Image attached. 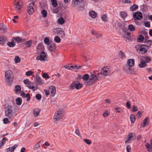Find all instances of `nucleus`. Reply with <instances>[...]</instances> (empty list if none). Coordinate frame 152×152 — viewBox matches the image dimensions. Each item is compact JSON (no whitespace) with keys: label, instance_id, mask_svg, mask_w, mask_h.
Here are the masks:
<instances>
[{"label":"nucleus","instance_id":"052dcab7","mask_svg":"<svg viewBox=\"0 0 152 152\" xmlns=\"http://www.w3.org/2000/svg\"><path fill=\"white\" fill-rule=\"evenodd\" d=\"M126 106L128 109H130L131 107V103L129 101H128L126 103Z\"/></svg>","mask_w":152,"mask_h":152},{"label":"nucleus","instance_id":"338daca9","mask_svg":"<svg viewBox=\"0 0 152 152\" xmlns=\"http://www.w3.org/2000/svg\"><path fill=\"white\" fill-rule=\"evenodd\" d=\"M44 92L45 93L46 95L48 96L49 95L50 91L47 89H45L44 90Z\"/></svg>","mask_w":152,"mask_h":152},{"label":"nucleus","instance_id":"603ef678","mask_svg":"<svg viewBox=\"0 0 152 152\" xmlns=\"http://www.w3.org/2000/svg\"><path fill=\"white\" fill-rule=\"evenodd\" d=\"M124 36L125 37L129 39L130 36V33L128 32H126L125 34H124Z\"/></svg>","mask_w":152,"mask_h":152},{"label":"nucleus","instance_id":"a211bd4d","mask_svg":"<svg viewBox=\"0 0 152 152\" xmlns=\"http://www.w3.org/2000/svg\"><path fill=\"white\" fill-rule=\"evenodd\" d=\"M18 147V145L15 144L12 147H10L6 149L7 152H12L14 150Z\"/></svg>","mask_w":152,"mask_h":152},{"label":"nucleus","instance_id":"c756f323","mask_svg":"<svg viewBox=\"0 0 152 152\" xmlns=\"http://www.w3.org/2000/svg\"><path fill=\"white\" fill-rule=\"evenodd\" d=\"M135 27L132 24H129L128 26V29L131 31H134L135 30Z\"/></svg>","mask_w":152,"mask_h":152},{"label":"nucleus","instance_id":"b1692460","mask_svg":"<svg viewBox=\"0 0 152 152\" xmlns=\"http://www.w3.org/2000/svg\"><path fill=\"white\" fill-rule=\"evenodd\" d=\"M89 16L92 18H94L96 17V13L93 11L89 12Z\"/></svg>","mask_w":152,"mask_h":152},{"label":"nucleus","instance_id":"f3484780","mask_svg":"<svg viewBox=\"0 0 152 152\" xmlns=\"http://www.w3.org/2000/svg\"><path fill=\"white\" fill-rule=\"evenodd\" d=\"M49 89L50 92L51 96H54L56 93L55 87L53 86H51L49 87Z\"/></svg>","mask_w":152,"mask_h":152},{"label":"nucleus","instance_id":"72a5a7b5","mask_svg":"<svg viewBox=\"0 0 152 152\" xmlns=\"http://www.w3.org/2000/svg\"><path fill=\"white\" fill-rule=\"evenodd\" d=\"M31 43L32 41L31 40H30L24 43V45L26 46V47L28 48L31 46Z\"/></svg>","mask_w":152,"mask_h":152},{"label":"nucleus","instance_id":"39448f33","mask_svg":"<svg viewBox=\"0 0 152 152\" xmlns=\"http://www.w3.org/2000/svg\"><path fill=\"white\" fill-rule=\"evenodd\" d=\"M15 10L18 13L21 12V9L23 7V3L22 0H15Z\"/></svg>","mask_w":152,"mask_h":152},{"label":"nucleus","instance_id":"2f4dec72","mask_svg":"<svg viewBox=\"0 0 152 152\" xmlns=\"http://www.w3.org/2000/svg\"><path fill=\"white\" fill-rule=\"evenodd\" d=\"M89 76L88 74H86L84 75L83 76V79L84 80L86 81L85 82H87L88 81Z\"/></svg>","mask_w":152,"mask_h":152},{"label":"nucleus","instance_id":"c85d7f7f","mask_svg":"<svg viewBox=\"0 0 152 152\" xmlns=\"http://www.w3.org/2000/svg\"><path fill=\"white\" fill-rule=\"evenodd\" d=\"M16 104L18 105H20L22 103V99L20 97H18L16 99Z\"/></svg>","mask_w":152,"mask_h":152},{"label":"nucleus","instance_id":"864d4df0","mask_svg":"<svg viewBox=\"0 0 152 152\" xmlns=\"http://www.w3.org/2000/svg\"><path fill=\"white\" fill-rule=\"evenodd\" d=\"M33 72L31 71H29L26 72V75L27 76H30L33 74Z\"/></svg>","mask_w":152,"mask_h":152},{"label":"nucleus","instance_id":"680f3d73","mask_svg":"<svg viewBox=\"0 0 152 152\" xmlns=\"http://www.w3.org/2000/svg\"><path fill=\"white\" fill-rule=\"evenodd\" d=\"M84 141L88 144H90L91 143V141L88 139H84Z\"/></svg>","mask_w":152,"mask_h":152},{"label":"nucleus","instance_id":"393cba45","mask_svg":"<svg viewBox=\"0 0 152 152\" xmlns=\"http://www.w3.org/2000/svg\"><path fill=\"white\" fill-rule=\"evenodd\" d=\"M13 40L15 42H17L18 43L22 42V40L19 37H14L12 38Z\"/></svg>","mask_w":152,"mask_h":152},{"label":"nucleus","instance_id":"c9c22d12","mask_svg":"<svg viewBox=\"0 0 152 152\" xmlns=\"http://www.w3.org/2000/svg\"><path fill=\"white\" fill-rule=\"evenodd\" d=\"M144 37L142 35L139 36V37L137 38L138 41L139 42H143L144 39Z\"/></svg>","mask_w":152,"mask_h":152},{"label":"nucleus","instance_id":"9b49d317","mask_svg":"<svg viewBox=\"0 0 152 152\" xmlns=\"http://www.w3.org/2000/svg\"><path fill=\"white\" fill-rule=\"evenodd\" d=\"M56 44L53 41L50 42L47 45L49 50L50 51L54 52L56 49Z\"/></svg>","mask_w":152,"mask_h":152},{"label":"nucleus","instance_id":"09e8293b","mask_svg":"<svg viewBox=\"0 0 152 152\" xmlns=\"http://www.w3.org/2000/svg\"><path fill=\"white\" fill-rule=\"evenodd\" d=\"M3 123L5 124H7L10 123V121L7 118H6L3 119Z\"/></svg>","mask_w":152,"mask_h":152},{"label":"nucleus","instance_id":"cd10ccee","mask_svg":"<svg viewBox=\"0 0 152 152\" xmlns=\"http://www.w3.org/2000/svg\"><path fill=\"white\" fill-rule=\"evenodd\" d=\"M147 65V63L145 61H141L139 64V66L140 68L145 67Z\"/></svg>","mask_w":152,"mask_h":152},{"label":"nucleus","instance_id":"a18cd8bd","mask_svg":"<svg viewBox=\"0 0 152 152\" xmlns=\"http://www.w3.org/2000/svg\"><path fill=\"white\" fill-rule=\"evenodd\" d=\"M14 60L15 62L16 63H17L20 62V58L19 56H16L15 57Z\"/></svg>","mask_w":152,"mask_h":152},{"label":"nucleus","instance_id":"ea45409f","mask_svg":"<svg viewBox=\"0 0 152 152\" xmlns=\"http://www.w3.org/2000/svg\"><path fill=\"white\" fill-rule=\"evenodd\" d=\"M52 41H50L48 37H46L44 39V42L47 45L49 44L50 42H51Z\"/></svg>","mask_w":152,"mask_h":152},{"label":"nucleus","instance_id":"c03bdc74","mask_svg":"<svg viewBox=\"0 0 152 152\" xmlns=\"http://www.w3.org/2000/svg\"><path fill=\"white\" fill-rule=\"evenodd\" d=\"M102 20L105 22L107 21V15H104L102 16Z\"/></svg>","mask_w":152,"mask_h":152},{"label":"nucleus","instance_id":"2eb2a0df","mask_svg":"<svg viewBox=\"0 0 152 152\" xmlns=\"http://www.w3.org/2000/svg\"><path fill=\"white\" fill-rule=\"evenodd\" d=\"M83 0H72V5L76 7L80 5L82 2Z\"/></svg>","mask_w":152,"mask_h":152},{"label":"nucleus","instance_id":"4c0bfd02","mask_svg":"<svg viewBox=\"0 0 152 152\" xmlns=\"http://www.w3.org/2000/svg\"><path fill=\"white\" fill-rule=\"evenodd\" d=\"M7 30V27L5 25H1V31H2L4 32H6Z\"/></svg>","mask_w":152,"mask_h":152},{"label":"nucleus","instance_id":"6ab92c4d","mask_svg":"<svg viewBox=\"0 0 152 152\" xmlns=\"http://www.w3.org/2000/svg\"><path fill=\"white\" fill-rule=\"evenodd\" d=\"M41 111V109L39 108H36L33 111V114L35 117L38 116Z\"/></svg>","mask_w":152,"mask_h":152},{"label":"nucleus","instance_id":"7c9ffc66","mask_svg":"<svg viewBox=\"0 0 152 152\" xmlns=\"http://www.w3.org/2000/svg\"><path fill=\"white\" fill-rule=\"evenodd\" d=\"M7 45L10 47H13L15 46V43L14 41L12 39L11 42H7Z\"/></svg>","mask_w":152,"mask_h":152},{"label":"nucleus","instance_id":"6e6552de","mask_svg":"<svg viewBox=\"0 0 152 152\" xmlns=\"http://www.w3.org/2000/svg\"><path fill=\"white\" fill-rule=\"evenodd\" d=\"M111 73V70L110 69L104 67L102 69L101 72L98 73V74L99 75L101 73L103 75L106 76L109 75Z\"/></svg>","mask_w":152,"mask_h":152},{"label":"nucleus","instance_id":"4be33fe9","mask_svg":"<svg viewBox=\"0 0 152 152\" xmlns=\"http://www.w3.org/2000/svg\"><path fill=\"white\" fill-rule=\"evenodd\" d=\"M7 40V38L5 37L0 36V44H4Z\"/></svg>","mask_w":152,"mask_h":152},{"label":"nucleus","instance_id":"473e14b6","mask_svg":"<svg viewBox=\"0 0 152 152\" xmlns=\"http://www.w3.org/2000/svg\"><path fill=\"white\" fill-rule=\"evenodd\" d=\"M15 89L14 90L16 93H17L20 91L21 90V87L20 85H17L15 86Z\"/></svg>","mask_w":152,"mask_h":152},{"label":"nucleus","instance_id":"0eeeda50","mask_svg":"<svg viewBox=\"0 0 152 152\" xmlns=\"http://www.w3.org/2000/svg\"><path fill=\"white\" fill-rule=\"evenodd\" d=\"M46 59V53L43 51H41L40 54L37 56L36 58L37 60H39L40 61H45Z\"/></svg>","mask_w":152,"mask_h":152},{"label":"nucleus","instance_id":"bf43d9fd","mask_svg":"<svg viewBox=\"0 0 152 152\" xmlns=\"http://www.w3.org/2000/svg\"><path fill=\"white\" fill-rule=\"evenodd\" d=\"M145 58L146 63L149 62L151 60L150 58L148 56H146Z\"/></svg>","mask_w":152,"mask_h":152},{"label":"nucleus","instance_id":"f704fd0d","mask_svg":"<svg viewBox=\"0 0 152 152\" xmlns=\"http://www.w3.org/2000/svg\"><path fill=\"white\" fill-rule=\"evenodd\" d=\"M138 6L136 4H133L130 7V10L132 11H134L138 8Z\"/></svg>","mask_w":152,"mask_h":152},{"label":"nucleus","instance_id":"7ed1b4c3","mask_svg":"<svg viewBox=\"0 0 152 152\" xmlns=\"http://www.w3.org/2000/svg\"><path fill=\"white\" fill-rule=\"evenodd\" d=\"M5 80L9 85H11L13 83L14 76L12 72L10 70H8L5 73Z\"/></svg>","mask_w":152,"mask_h":152},{"label":"nucleus","instance_id":"4d7b16f0","mask_svg":"<svg viewBox=\"0 0 152 152\" xmlns=\"http://www.w3.org/2000/svg\"><path fill=\"white\" fill-rule=\"evenodd\" d=\"M36 98L38 100H40L41 98V96L40 94H37L36 95Z\"/></svg>","mask_w":152,"mask_h":152},{"label":"nucleus","instance_id":"49530a36","mask_svg":"<svg viewBox=\"0 0 152 152\" xmlns=\"http://www.w3.org/2000/svg\"><path fill=\"white\" fill-rule=\"evenodd\" d=\"M41 14L43 17H45L47 16V12L46 11L44 10H43L41 12Z\"/></svg>","mask_w":152,"mask_h":152},{"label":"nucleus","instance_id":"412c9836","mask_svg":"<svg viewBox=\"0 0 152 152\" xmlns=\"http://www.w3.org/2000/svg\"><path fill=\"white\" fill-rule=\"evenodd\" d=\"M44 48V46L42 43H39L37 46V49L38 50H40V52L43 51V48Z\"/></svg>","mask_w":152,"mask_h":152},{"label":"nucleus","instance_id":"dca6fc26","mask_svg":"<svg viewBox=\"0 0 152 152\" xmlns=\"http://www.w3.org/2000/svg\"><path fill=\"white\" fill-rule=\"evenodd\" d=\"M56 30L57 34L59 35L62 37H64L65 36L64 32L61 28H56Z\"/></svg>","mask_w":152,"mask_h":152},{"label":"nucleus","instance_id":"f257e3e1","mask_svg":"<svg viewBox=\"0 0 152 152\" xmlns=\"http://www.w3.org/2000/svg\"><path fill=\"white\" fill-rule=\"evenodd\" d=\"M4 111L5 115L9 118H11L17 114L16 109L9 104L5 105Z\"/></svg>","mask_w":152,"mask_h":152},{"label":"nucleus","instance_id":"4468645a","mask_svg":"<svg viewBox=\"0 0 152 152\" xmlns=\"http://www.w3.org/2000/svg\"><path fill=\"white\" fill-rule=\"evenodd\" d=\"M20 96L23 98H26V100L27 101L30 100V96L29 93H27L26 94L23 91H20Z\"/></svg>","mask_w":152,"mask_h":152},{"label":"nucleus","instance_id":"5fc2aeb1","mask_svg":"<svg viewBox=\"0 0 152 152\" xmlns=\"http://www.w3.org/2000/svg\"><path fill=\"white\" fill-rule=\"evenodd\" d=\"M145 26L146 27L149 28L150 27V21H146L144 23Z\"/></svg>","mask_w":152,"mask_h":152},{"label":"nucleus","instance_id":"423d86ee","mask_svg":"<svg viewBox=\"0 0 152 152\" xmlns=\"http://www.w3.org/2000/svg\"><path fill=\"white\" fill-rule=\"evenodd\" d=\"M62 110V109H59L56 112L53 117V118L55 121H58L63 117L64 115Z\"/></svg>","mask_w":152,"mask_h":152},{"label":"nucleus","instance_id":"6e6d98bb","mask_svg":"<svg viewBox=\"0 0 152 152\" xmlns=\"http://www.w3.org/2000/svg\"><path fill=\"white\" fill-rule=\"evenodd\" d=\"M92 34L95 36L97 38L101 36V34H98L94 31H92Z\"/></svg>","mask_w":152,"mask_h":152},{"label":"nucleus","instance_id":"3c124183","mask_svg":"<svg viewBox=\"0 0 152 152\" xmlns=\"http://www.w3.org/2000/svg\"><path fill=\"white\" fill-rule=\"evenodd\" d=\"M52 4L54 7H56L57 5V1L56 0H51Z\"/></svg>","mask_w":152,"mask_h":152},{"label":"nucleus","instance_id":"0e129e2a","mask_svg":"<svg viewBox=\"0 0 152 152\" xmlns=\"http://www.w3.org/2000/svg\"><path fill=\"white\" fill-rule=\"evenodd\" d=\"M119 56L121 58H123L124 56V53L122 51H120L119 53Z\"/></svg>","mask_w":152,"mask_h":152},{"label":"nucleus","instance_id":"69168bd1","mask_svg":"<svg viewBox=\"0 0 152 152\" xmlns=\"http://www.w3.org/2000/svg\"><path fill=\"white\" fill-rule=\"evenodd\" d=\"M74 67V69H77L80 68L82 66L79 65H75L73 66Z\"/></svg>","mask_w":152,"mask_h":152},{"label":"nucleus","instance_id":"a878e982","mask_svg":"<svg viewBox=\"0 0 152 152\" xmlns=\"http://www.w3.org/2000/svg\"><path fill=\"white\" fill-rule=\"evenodd\" d=\"M131 66H129L128 65H125L124 67V70L126 71L127 72H131Z\"/></svg>","mask_w":152,"mask_h":152},{"label":"nucleus","instance_id":"f03ea898","mask_svg":"<svg viewBox=\"0 0 152 152\" xmlns=\"http://www.w3.org/2000/svg\"><path fill=\"white\" fill-rule=\"evenodd\" d=\"M135 48L138 53L142 54L145 53L149 49L148 46L144 44L137 45L135 46Z\"/></svg>","mask_w":152,"mask_h":152},{"label":"nucleus","instance_id":"bb28decb","mask_svg":"<svg viewBox=\"0 0 152 152\" xmlns=\"http://www.w3.org/2000/svg\"><path fill=\"white\" fill-rule=\"evenodd\" d=\"M149 118L147 117L143 121V123L142 126L144 127L147 125L149 124Z\"/></svg>","mask_w":152,"mask_h":152},{"label":"nucleus","instance_id":"774afa93","mask_svg":"<svg viewBox=\"0 0 152 152\" xmlns=\"http://www.w3.org/2000/svg\"><path fill=\"white\" fill-rule=\"evenodd\" d=\"M75 133L78 136H81L80 132L79 130L78 129H76L75 131Z\"/></svg>","mask_w":152,"mask_h":152},{"label":"nucleus","instance_id":"f8f14e48","mask_svg":"<svg viewBox=\"0 0 152 152\" xmlns=\"http://www.w3.org/2000/svg\"><path fill=\"white\" fill-rule=\"evenodd\" d=\"M135 138V134L134 133H130L128 135V138L125 141V142L127 143L130 141L134 140Z\"/></svg>","mask_w":152,"mask_h":152},{"label":"nucleus","instance_id":"79ce46f5","mask_svg":"<svg viewBox=\"0 0 152 152\" xmlns=\"http://www.w3.org/2000/svg\"><path fill=\"white\" fill-rule=\"evenodd\" d=\"M82 87V85L80 83H78L76 82V85H75V88L77 90L80 89Z\"/></svg>","mask_w":152,"mask_h":152},{"label":"nucleus","instance_id":"ddd939ff","mask_svg":"<svg viewBox=\"0 0 152 152\" xmlns=\"http://www.w3.org/2000/svg\"><path fill=\"white\" fill-rule=\"evenodd\" d=\"M34 81L39 85H41L44 83L43 80L41 79V77L38 75H36V77L34 78Z\"/></svg>","mask_w":152,"mask_h":152},{"label":"nucleus","instance_id":"37998d69","mask_svg":"<svg viewBox=\"0 0 152 152\" xmlns=\"http://www.w3.org/2000/svg\"><path fill=\"white\" fill-rule=\"evenodd\" d=\"M54 40L56 42L58 43L60 42L61 39L58 36H56L55 37Z\"/></svg>","mask_w":152,"mask_h":152},{"label":"nucleus","instance_id":"e433bc0d","mask_svg":"<svg viewBox=\"0 0 152 152\" xmlns=\"http://www.w3.org/2000/svg\"><path fill=\"white\" fill-rule=\"evenodd\" d=\"M130 119L132 123H134L135 121V116L134 115L132 114L130 115Z\"/></svg>","mask_w":152,"mask_h":152},{"label":"nucleus","instance_id":"8fccbe9b","mask_svg":"<svg viewBox=\"0 0 152 152\" xmlns=\"http://www.w3.org/2000/svg\"><path fill=\"white\" fill-rule=\"evenodd\" d=\"M40 142H39L38 143H37L36 144H35L34 146V148L35 150H37L38 149H39V148L40 147Z\"/></svg>","mask_w":152,"mask_h":152},{"label":"nucleus","instance_id":"aec40b11","mask_svg":"<svg viewBox=\"0 0 152 152\" xmlns=\"http://www.w3.org/2000/svg\"><path fill=\"white\" fill-rule=\"evenodd\" d=\"M127 64L131 67L133 66L134 65V60L129 59L128 60L127 62Z\"/></svg>","mask_w":152,"mask_h":152},{"label":"nucleus","instance_id":"58836bf2","mask_svg":"<svg viewBox=\"0 0 152 152\" xmlns=\"http://www.w3.org/2000/svg\"><path fill=\"white\" fill-rule=\"evenodd\" d=\"M120 14L121 17L124 18H125L127 15V13L126 12H121Z\"/></svg>","mask_w":152,"mask_h":152},{"label":"nucleus","instance_id":"a19ab883","mask_svg":"<svg viewBox=\"0 0 152 152\" xmlns=\"http://www.w3.org/2000/svg\"><path fill=\"white\" fill-rule=\"evenodd\" d=\"M58 21V23L60 24H62L64 23V20L62 18H59Z\"/></svg>","mask_w":152,"mask_h":152},{"label":"nucleus","instance_id":"1a4fd4ad","mask_svg":"<svg viewBox=\"0 0 152 152\" xmlns=\"http://www.w3.org/2000/svg\"><path fill=\"white\" fill-rule=\"evenodd\" d=\"M34 2L30 3L27 6V12L30 15L32 14L34 12L33 6L34 5Z\"/></svg>","mask_w":152,"mask_h":152},{"label":"nucleus","instance_id":"9d476101","mask_svg":"<svg viewBox=\"0 0 152 152\" xmlns=\"http://www.w3.org/2000/svg\"><path fill=\"white\" fill-rule=\"evenodd\" d=\"M133 17L134 20H140L142 18V15L141 12L138 11L133 13Z\"/></svg>","mask_w":152,"mask_h":152},{"label":"nucleus","instance_id":"20e7f679","mask_svg":"<svg viewBox=\"0 0 152 152\" xmlns=\"http://www.w3.org/2000/svg\"><path fill=\"white\" fill-rule=\"evenodd\" d=\"M98 78V77L96 75L92 74L90 75L88 81L87 82H85V84L86 86H90L94 83Z\"/></svg>","mask_w":152,"mask_h":152},{"label":"nucleus","instance_id":"e2e57ef3","mask_svg":"<svg viewBox=\"0 0 152 152\" xmlns=\"http://www.w3.org/2000/svg\"><path fill=\"white\" fill-rule=\"evenodd\" d=\"M42 76L43 77L45 78L48 79L49 78V75L46 73H44Z\"/></svg>","mask_w":152,"mask_h":152},{"label":"nucleus","instance_id":"13d9d810","mask_svg":"<svg viewBox=\"0 0 152 152\" xmlns=\"http://www.w3.org/2000/svg\"><path fill=\"white\" fill-rule=\"evenodd\" d=\"M33 85L32 82L30 81L28 84H27V87H28L29 89L31 88V87Z\"/></svg>","mask_w":152,"mask_h":152},{"label":"nucleus","instance_id":"de8ad7c7","mask_svg":"<svg viewBox=\"0 0 152 152\" xmlns=\"http://www.w3.org/2000/svg\"><path fill=\"white\" fill-rule=\"evenodd\" d=\"M76 82H74L72 83L70 86V88L71 89H73L75 88V85H76Z\"/></svg>","mask_w":152,"mask_h":152},{"label":"nucleus","instance_id":"5701e85b","mask_svg":"<svg viewBox=\"0 0 152 152\" xmlns=\"http://www.w3.org/2000/svg\"><path fill=\"white\" fill-rule=\"evenodd\" d=\"M145 146L148 152H150L151 151H152V144L150 145L148 143H147L145 144Z\"/></svg>","mask_w":152,"mask_h":152}]
</instances>
